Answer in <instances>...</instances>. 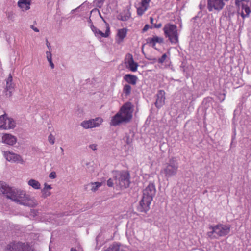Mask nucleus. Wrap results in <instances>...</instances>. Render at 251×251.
Segmentation results:
<instances>
[{
  "label": "nucleus",
  "mask_w": 251,
  "mask_h": 251,
  "mask_svg": "<svg viewBox=\"0 0 251 251\" xmlns=\"http://www.w3.org/2000/svg\"><path fill=\"white\" fill-rule=\"evenodd\" d=\"M132 106L130 102H126L120 108V111L112 118L110 125L116 126L125 122H129L132 117Z\"/></svg>",
  "instance_id": "1"
},
{
  "label": "nucleus",
  "mask_w": 251,
  "mask_h": 251,
  "mask_svg": "<svg viewBox=\"0 0 251 251\" xmlns=\"http://www.w3.org/2000/svg\"><path fill=\"white\" fill-rule=\"evenodd\" d=\"M7 198L20 204L25 206L34 207L37 205V202L34 199H31L23 190H15L11 188Z\"/></svg>",
  "instance_id": "2"
},
{
  "label": "nucleus",
  "mask_w": 251,
  "mask_h": 251,
  "mask_svg": "<svg viewBox=\"0 0 251 251\" xmlns=\"http://www.w3.org/2000/svg\"><path fill=\"white\" fill-rule=\"evenodd\" d=\"M156 189L153 184H149L143 190V198L140 202L138 210L140 212H147L149 210L150 205L155 195Z\"/></svg>",
  "instance_id": "3"
},
{
  "label": "nucleus",
  "mask_w": 251,
  "mask_h": 251,
  "mask_svg": "<svg viewBox=\"0 0 251 251\" xmlns=\"http://www.w3.org/2000/svg\"><path fill=\"white\" fill-rule=\"evenodd\" d=\"M209 229L210 231L207 232V236L211 239H217L227 235L230 232V227L228 225L218 224L210 226Z\"/></svg>",
  "instance_id": "4"
},
{
  "label": "nucleus",
  "mask_w": 251,
  "mask_h": 251,
  "mask_svg": "<svg viewBox=\"0 0 251 251\" xmlns=\"http://www.w3.org/2000/svg\"><path fill=\"white\" fill-rule=\"evenodd\" d=\"M113 177L116 184L121 188H126L130 184V175L126 171H114L113 172Z\"/></svg>",
  "instance_id": "5"
},
{
  "label": "nucleus",
  "mask_w": 251,
  "mask_h": 251,
  "mask_svg": "<svg viewBox=\"0 0 251 251\" xmlns=\"http://www.w3.org/2000/svg\"><path fill=\"white\" fill-rule=\"evenodd\" d=\"M235 4L238 7V14L245 19L248 18L251 13V0H235Z\"/></svg>",
  "instance_id": "6"
},
{
  "label": "nucleus",
  "mask_w": 251,
  "mask_h": 251,
  "mask_svg": "<svg viewBox=\"0 0 251 251\" xmlns=\"http://www.w3.org/2000/svg\"><path fill=\"white\" fill-rule=\"evenodd\" d=\"M5 251H33V250L27 243L14 241L7 245Z\"/></svg>",
  "instance_id": "7"
},
{
  "label": "nucleus",
  "mask_w": 251,
  "mask_h": 251,
  "mask_svg": "<svg viewBox=\"0 0 251 251\" xmlns=\"http://www.w3.org/2000/svg\"><path fill=\"white\" fill-rule=\"evenodd\" d=\"M229 0H207V8L209 11L221 10L225 5V2Z\"/></svg>",
  "instance_id": "8"
},
{
  "label": "nucleus",
  "mask_w": 251,
  "mask_h": 251,
  "mask_svg": "<svg viewBox=\"0 0 251 251\" xmlns=\"http://www.w3.org/2000/svg\"><path fill=\"white\" fill-rule=\"evenodd\" d=\"M103 122V119L98 117L94 119L84 121L81 123V126L84 128H92L99 126Z\"/></svg>",
  "instance_id": "9"
},
{
  "label": "nucleus",
  "mask_w": 251,
  "mask_h": 251,
  "mask_svg": "<svg viewBox=\"0 0 251 251\" xmlns=\"http://www.w3.org/2000/svg\"><path fill=\"white\" fill-rule=\"evenodd\" d=\"M3 155L6 159L9 162L21 164L24 162L22 157L20 155L13 152L5 151L3 152Z\"/></svg>",
  "instance_id": "10"
},
{
  "label": "nucleus",
  "mask_w": 251,
  "mask_h": 251,
  "mask_svg": "<svg viewBox=\"0 0 251 251\" xmlns=\"http://www.w3.org/2000/svg\"><path fill=\"white\" fill-rule=\"evenodd\" d=\"M151 0H141V1L136 6L137 14L142 16L149 8V4Z\"/></svg>",
  "instance_id": "11"
},
{
  "label": "nucleus",
  "mask_w": 251,
  "mask_h": 251,
  "mask_svg": "<svg viewBox=\"0 0 251 251\" xmlns=\"http://www.w3.org/2000/svg\"><path fill=\"white\" fill-rule=\"evenodd\" d=\"M104 23H105L104 25L106 28V30H105V33H103L101 30L97 29L93 25H92L91 26V28L92 30L93 31V32L94 33V34H95V35L96 36H100V37H108L109 36L110 33L109 25H108V24L106 23L105 21H104Z\"/></svg>",
  "instance_id": "12"
},
{
  "label": "nucleus",
  "mask_w": 251,
  "mask_h": 251,
  "mask_svg": "<svg viewBox=\"0 0 251 251\" xmlns=\"http://www.w3.org/2000/svg\"><path fill=\"white\" fill-rule=\"evenodd\" d=\"M126 67L132 72H136L138 67L137 63L135 62L131 54H128L125 59Z\"/></svg>",
  "instance_id": "13"
},
{
  "label": "nucleus",
  "mask_w": 251,
  "mask_h": 251,
  "mask_svg": "<svg viewBox=\"0 0 251 251\" xmlns=\"http://www.w3.org/2000/svg\"><path fill=\"white\" fill-rule=\"evenodd\" d=\"M165 92L163 90H159L157 95L155 105L157 108L161 107L165 103Z\"/></svg>",
  "instance_id": "14"
},
{
  "label": "nucleus",
  "mask_w": 251,
  "mask_h": 251,
  "mask_svg": "<svg viewBox=\"0 0 251 251\" xmlns=\"http://www.w3.org/2000/svg\"><path fill=\"white\" fill-rule=\"evenodd\" d=\"M31 0H19L17 2L18 6L23 11H27L30 8Z\"/></svg>",
  "instance_id": "15"
},
{
  "label": "nucleus",
  "mask_w": 251,
  "mask_h": 251,
  "mask_svg": "<svg viewBox=\"0 0 251 251\" xmlns=\"http://www.w3.org/2000/svg\"><path fill=\"white\" fill-rule=\"evenodd\" d=\"M2 139L3 143L9 145H13L17 142V138L10 134H4L2 137Z\"/></svg>",
  "instance_id": "16"
},
{
  "label": "nucleus",
  "mask_w": 251,
  "mask_h": 251,
  "mask_svg": "<svg viewBox=\"0 0 251 251\" xmlns=\"http://www.w3.org/2000/svg\"><path fill=\"white\" fill-rule=\"evenodd\" d=\"M147 43L156 49L155 45L156 43H162L163 42V39L162 37L154 36L153 37L147 38Z\"/></svg>",
  "instance_id": "17"
},
{
  "label": "nucleus",
  "mask_w": 251,
  "mask_h": 251,
  "mask_svg": "<svg viewBox=\"0 0 251 251\" xmlns=\"http://www.w3.org/2000/svg\"><path fill=\"white\" fill-rule=\"evenodd\" d=\"M164 34L166 37H168L169 40L173 42V25L166 24L163 28Z\"/></svg>",
  "instance_id": "18"
},
{
  "label": "nucleus",
  "mask_w": 251,
  "mask_h": 251,
  "mask_svg": "<svg viewBox=\"0 0 251 251\" xmlns=\"http://www.w3.org/2000/svg\"><path fill=\"white\" fill-rule=\"evenodd\" d=\"M14 89V86L12 83V77L11 75L10 74L9 76L6 79V85L5 89L7 92H8V93H6V95H8L10 96L12 94V92Z\"/></svg>",
  "instance_id": "19"
},
{
  "label": "nucleus",
  "mask_w": 251,
  "mask_h": 251,
  "mask_svg": "<svg viewBox=\"0 0 251 251\" xmlns=\"http://www.w3.org/2000/svg\"><path fill=\"white\" fill-rule=\"evenodd\" d=\"M127 30L126 28H122L118 30L117 37V42L118 44H120L123 42L124 38L126 36Z\"/></svg>",
  "instance_id": "20"
},
{
  "label": "nucleus",
  "mask_w": 251,
  "mask_h": 251,
  "mask_svg": "<svg viewBox=\"0 0 251 251\" xmlns=\"http://www.w3.org/2000/svg\"><path fill=\"white\" fill-rule=\"evenodd\" d=\"M124 79L127 83L133 85H136L138 80V78L136 76L131 74L126 75L124 77Z\"/></svg>",
  "instance_id": "21"
},
{
  "label": "nucleus",
  "mask_w": 251,
  "mask_h": 251,
  "mask_svg": "<svg viewBox=\"0 0 251 251\" xmlns=\"http://www.w3.org/2000/svg\"><path fill=\"white\" fill-rule=\"evenodd\" d=\"M162 173L167 177H171L173 174V165L166 164L162 171Z\"/></svg>",
  "instance_id": "22"
},
{
  "label": "nucleus",
  "mask_w": 251,
  "mask_h": 251,
  "mask_svg": "<svg viewBox=\"0 0 251 251\" xmlns=\"http://www.w3.org/2000/svg\"><path fill=\"white\" fill-rule=\"evenodd\" d=\"M51 188H52L50 185L45 183L44 187L41 190L42 197L45 198L50 196L51 195V192L50 190Z\"/></svg>",
  "instance_id": "23"
},
{
  "label": "nucleus",
  "mask_w": 251,
  "mask_h": 251,
  "mask_svg": "<svg viewBox=\"0 0 251 251\" xmlns=\"http://www.w3.org/2000/svg\"><path fill=\"white\" fill-rule=\"evenodd\" d=\"M11 189V188L7 186L5 183L0 181V192L5 195L6 197H7Z\"/></svg>",
  "instance_id": "24"
},
{
  "label": "nucleus",
  "mask_w": 251,
  "mask_h": 251,
  "mask_svg": "<svg viewBox=\"0 0 251 251\" xmlns=\"http://www.w3.org/2000/svg\"><path fill=\"white\" fill-rule=\"evenodd\" d=\"M104 251H125L118 243H114L110 245L109 247Z\"/></svg>",
  "instance_id": "25"
},
{
  "label": "nucleus",
  "mask_w": 251,
  "mask_h": 251,
  "mask_svg": "<svg viewBox=\"0 0 251 251\" xmlns=\"http://www.w3.org/2000/svg\"><path fill=\"white\" fill-rule=\"evenodd\" d=\"M15 126V123L14 121L11 118H7L6 121H5V124L4 126V129H8L13 128Z\"/></svg>",
  "instance_id": "26"
},
{
  "label": "nucleus",
  "mask_w": 251,
  "mask_h": 251,
  "mask_svg": "<svg viewBox=\"0 0 251 251\" xmlns=\"http://www.w3.org/2000/svg\"><path fill=\"white\" fill-rule=\"evenodd\" d=\"M27 184L29 186H31L34 189L38 190L41 188V184L39 182L35 179H30Z\"/></svg>",
  "instance_id": "27"
},
{
  "label": "nucleus",
  "mask_w": 251,
  "mask_h": 251,
  "mask_svg": "<svg viewBox=\"0 0 251 251\" xmlns=\"http://www.w3.org/2000/svg\"><path fill=\"white\" fill-rule=\"evenodd\" d=\"M131 91V87L129 84H126L124 86L123 92L126 96H129Z\"/></svg>",
  "instance_id": "28"
},
{
  "label": "nucleus",
  "mask_w": 251,
  "mask_h": 251,
  "mask_svg": "<svg viewBox=\"0 0 251 251\" xmlns=\"http://www.w3.org/2000/svg\"><path fill=\"white\" fill-rule=\"evenodd\" d=\"M103 183L99 182H92L91 183L92 185L91 190L93 192L96 191L99 187L102 186Z\"/></svg>",
  "instance_id": "29"
},
{
  "label": "nucleus",
  "mask_w": 251,
  "mask_h": 251,
  "mask_svg": "<svg viewBox=\"0 0 251 251\" xmlns=\"http://www.w3.org/2000/svg\"><path fill=\"white\" fill-rule=\"evenodd\" d=\"M7 120V118L5 117V115H2L0 116V128H4V126L5 124V121Z\"/></svg>",
  "instance_id": "30"
},
{
  "label": "nucleus",
  "mask_w": 251,
  "mask_h": 251,
  "mask_svg": "<svg viewBox=\"0 0 251 251\" xmlns=\"http://www.w3.org/2000/svg\"><path fill=\"white\" fill-rule=\"evenodd\" d=\"M176 26L174 25V43H177L178 41V33L177 31L176 30Z\"/></svg>",
  "instance_id": "31"
},
{
  "label": "nucleus",
  "mask_w": 251,
  "mask_h": 251,
  "mask_svg": "<svg viewBox=\"0 0 251 251\" xmlns=\"http://www.w3.org/2000/svg\"><path fill=\"white\" fill-rule=\"evenodd\" d=\"M48 141L52 145L54 144V141H55V138L54 136L50 134L49 137H48Z\"/></svg>",
  "instance_id": "32"
},
{
  "label": "nucleus",
  "mask_w": 251,
  "mask_h": 251,
  "mask_svg": "<svg viewBox=\"0 0 251 251\" xmlns=\"http://www.w3.org/2000/svg\"><path fill=\"white\" fill-rule=\"evenodd\" d=\"M167 55L166 54H164L162 55V56H161V57H160V58L158 59V62L159 63H163L165 60H166V59L167 58Z\"/></svg>",
  "instance_id": "33"
},
{
  "label": "nucleus",
  "mask_w": 251,
  "mask_h": 251,
  "mask_svg": "<svg viewBox=\"0 0 251 251\" xmlns=\"http://www.w3.org/2000/svg\"><path fill=\"white\" fill-rule=\"evenodd\" d=\"M104 0H95V2L98 7H100L102 5Z\"/></svg>",
  "instance_id": "34"
},
{
  "label": "nucleus",
  "mask_w": 251,
  "mask_h": 251,
  "mask_svg": "<svg viewBox=\"0 0 251 251\" xmlns=\"http://www.w3.org/2000/svg\"><path fill=\"white\" fill-rule=\"evenodd\" d=\"M47 58L48 61L52 60V55L50 51L46 52Z\"/></svg>",
  "instance_id": "35"
},
{
  "label": "nucleus",
  "mask_w": 251,
  "mask_h": 251,
  "mask_svg": "<svg viewBox=\"0 0 251 251\" xmlns=\"http://www.w3.org/2000/svg\"><path fill=\"white\" fill-rule=\"evenodd\" d=\"M49 177L51 179H54L56 177V173L54 171L51 172L49 174Z\"/></svg>",
  "instance_id": "36"
},
{
  "label": "nucleus",
  "mask_w": 251,
  "mask_h": 251,
  "mask_svg": "<svg viewBox=\"0 0 251 251\" xmlns=\"http://www.w3.org/2000/svg\"><path fill=\"white\" fill-rule=\"evenodd\" d=\"M107 184L109 187H112L114 185L113 180L111 178H109L107 182Z\"/></svg>",
  "instance_id": "37"
},
{
  "label": "nucleus",
  "mask_w": 251,
  "mask_h": 251,
  "mask_svg": "<svg viewBox=\"0 0 251 251\" xmlns=\"http://www.w3.org/2000/svg\"><path fill=\"white\" fill-rule=\"evenodd\" d=\"M205 0H203V2L202 3V1H201L200 4H199V7H200V8L201 10L203 9V8H204L205 7Z\"/></svg>",
  "instance_id": "38"
},
{
  "label": "nucleus",
  "mask_w": 251,
  "mask_h": 251,
  "mask_svg": "<svg viewBox=\"0 0 251 251\" xmlns=\"http://www.w3.org/2000/svg\"><path fill=\"white\" fill-rule=\"evenodd\" d=\"M152 27H151L149 25H146L144 28H143V32H146L150 28H152Z\"/></svg>",
  "instance_id": "39"
},
{
  "label": "nucleus",
  "mask_w": 251,
  "mask_h": 251,
  "mask_svg": "<svg viewBox=\"0 0 251 251\" xmlns=\"http://www.w3.org/2000/svg\"><path fill=\"white\" fill-rule=\"evenodd\" d=\"M162 26V24L161 23H159V24H154L153 25V27L154 28H160Z\"/></svg>",
  "instance_id": "40"
},
{
  "label": "nucleus",
  "mask_w": 251,
  "mask_h": 251,
  "mask_svg": "<svg viewBox=\"0 0 251 251\" xmlns=\"http://www.w3.org/2000/svg\"><path fill=\"white\" fill-rule=\"evenodd\" d=\"M97 146L96 144H92L89 146V147L93 150H96L97 149Z\"/></svg>",
  "instance_id": "41"
},
{
  "label": "nucleus",
  "mask_w": 251,
  "mask_h": 251,
  "mask_svg": "<svg viewBox=\"0 0 251 251\" xmlns=\"http://www.w3.org/2000/svg\"><path fill=\"white\" fill-rule=\"evenodd\" d=\"M46 45H47V47H48L49 50H50V44L49 43V42H48V41L47 40H46Z\"/></svg>",
  "instance_id": "42"
},
{
  "label": "nucleus",
  "mask_w": 251,
  "mask_h": 251,
  "mask_svg": "<svg viewBox=\"0 0 251 251\" xmlns=\"http://www.w3.org/2000/svg\"><path fill=\"white\" fill-rule=\"evenodd\" d=\"M49 62L50 63V66H51V68L53 69L54 67V64H53L52 60L49 61Z\"/></svg>",
  "instance_id": "43"
},
{
  "label": "nucleus",
  "mask_w": 251,
  "mask_h": 251,
  "mask_svg": "<svg viewBox=\"0 0 251 251\" xmlns=\"http://www.w3.org/2000/svg\"><path fill=\"white\" fill-rule=\"evenodd\" d=\"M31 28H32L33 29V30L34 31H35V32H39V30L38 29V28H36V27H34L33 25L31 26Z\"/></svg>",
  "instance_id": "44"
},
{
  "label": "nucleus",
  "mask_w": 251,
  "mask_h": 251,
  "mask_svg": "<svg viewBox=\"0 0 251 251\" xmlns=\"http://www.w3.org/2000/svg\"><path fill=\"white\" fill-rule=\"evenodd\" d=\"M154 21V19L152 17H150V22L151 23L153 24V22Z\"/></svg>",
  "instance_id": "45"
},
{
  "label": "nucleus",
  "mask_w": 251,
  "mask_h": 251,
  "mask_svg": "<svg viewBox=\"0 0 251 251\" xmlns=\"http://www.w3.org/2000/svg\"><path fill=\"white\" fill-rule=\"evenodd\" d=\"M70 251H77V250L75 248H72Z\"/></svg>",
  "instance_id": "46"
},
{
  "label": "nucleus",
  "mask_w": 251,
  "mask_h": 251,
  "mask_svg": "<svg viewBox=\"0 0 251 251\" xmlns=\"http://www.w3.org/2000/svg\"><path fill=\"white\" fill-rule=\"evenodd\" d=\"M233 14H234V12H231V13H228V16H229V17H231V16H232V15H233Z\"/></svg>",
  "instance_id": "47"
},
{
  "label": "nucleus",
  "mask_w": 251,
  "mask_h": 251,
  "mask_svg": "<svg viewBox=\"0 0 251 251\" xmlns=\"http://www.w3.org/2000/svg\"><path fill=\"white\" fill-rule=\"evenodd\" d=\"M61 151H62V153L63 154V149L62 147L60 148Z\"/></svg>",
  "instance_id": "48"
},
{
  "label": "nucleus",
  "mask_w": 251,
  "mask_h": 251,
  "mask_svg": "<svg viewBox=\"0 0 251 251\" xmlns=\"http://www.w3.org/2000/svg\"><path fill=\"white\" fill-rule=\"evenodd\" d=\"M153 60L154 62H156V59H153Z\"/></svg>",
  "instance_id": "49"
}]
</instances>
